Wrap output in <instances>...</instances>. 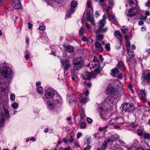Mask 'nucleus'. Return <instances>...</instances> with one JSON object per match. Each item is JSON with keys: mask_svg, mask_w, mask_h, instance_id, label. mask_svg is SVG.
<instances>
[{"mask_svg": "<svg viewBox=\"0 0 150 150\" xmlns=\"http://www.w3.org/2000/svg\"><path fill=\"white\" fill-rule=\"evenodd\" d=\"M103 39V35L101 34H98L96 36V40L97 41H99Z\"/></svg>", "mask_w": 150, "mask_h": 150, "instance_id": "2f4dec72", "label": "nucleus"}, {"mask_svg": "<svg viewBox=\"0 0 150 150\" xmlns=\"http://www.w3.org/2000/svg\"><path fill=\"white\" fill-rule=\"evenodd\" d=\"M93 60L94 62H95L96 61L97 62H99V60L96 59V56H94Z\"/></svg>", "mask_w": 150, "mask_h": 150, "instance_id": "6e6d98bb", "label": "nucleus"}, {"mask_svg": "<svg viewBox=\"0 0 150 150\" xmlns=\"http://www.w3.org/2000/svg\"><path fill=\"white\" fill-rule=\"evenodd\" d=\"M141 30L142 32H144L146 30V28L145 27H142L141 28Z\"/></svg>", "mask_w": 150, "mask_h": 150, "instance_id": "338daca9", "label": "nucleus"}, {"mask_svg": "<svg viewBox=\"0 0 150 150\" xmlns=\"http://www.w3.org/2000/svg\"><path fill=\"white\" fill-rule=\"evenodd\" d=\"M126 45L127 49H130V43L129 41H126Z\"/></svg>", "mask_w": 150, "mask_h": 150, "instance_id": "79ce46f5", "label": "nucleus"}, {"mask_svg": "<svg viewBox=\"0 0 150 150\" xmlns=\"http://www.w3.org/2000/svg\"><path fill=\"white\" fill-rule=\"evenodd\" d=\"M147 18V17L146 16H142L141 17V18L140 19H144V20H145Z\"/></svg>", "mask_w": 150, "mask_h": 150, "instance_id": "0e129e2a", "label": "nucleus"}, {"mask_svg": "<svg viewBox=\"0 0 150 150\" xmlns=\"http://www.w3.org/2000/svg\"><path fill=\"white\" fill-rule=\"evenodd\" d=\"M118 64L119 65V67L118 65H117V67H119L120 70L124 71L125 69V67L122 61H119L118 62Z\"/></svg>", "mask_w": 150, "mask_h": 150, "instance_id": "4be33fe9", "label": "nucleus"}, {"mask_svg": "<svg viewBox=\"0 0 150 150\" xmlns=\"http://www.w3.org/2000/svg\"><path fill=\"white\" fill-rule=\"evenodd\" d=\"M103 103H101L99 104L98 105V110L100 114V116L102 118H103V114L102 113L103 110Z\"/></svg>", "mask_w": 150, "mask_h": 150, "instance_id": "412c9836", "label": "nucleus"}, {"mask_svg": "<svg viewBox=\"0 0 150 150\" xmlns=\"http://www.w3.org/2000/svg\"><path fill=\"white\" fill-rule=\"evenodd\" d=\"M127 86L128 88L131 91L132 93L134 94V91L132 89V85L131 84L129 83L128 85Z\"/></svg>", "mask_w": 150, "mask_h": 150, "instance_id": "7c9ffc66", "label": "nucleus"}, {"mask_svg": "<svg viewBox=\"0 0 150 150\" xmlns=\"http://www.w3.org/2000/svg\"><path fill=\"white\" fill-rule=\"evenodd\" d=\"M105 49L108 52L110 51V45L109 43H107L106 44L105 47Z\"/></svg>", "mask_w": 150, "mask_h": 150, "instance_id": "c9c22d12", "label": "nucleus"}, {"mask_svg": "<svg viewBox=\"0 0 150 150\" xmlns=\"http://www.w3.org/2000/svg\"><path fill=\"white\" fill-rule=\"evenodd\" d=\"M77 5V3L75 1H73L71 2L70 8L69 9L67 13V15L68 18H70L71 16V14L74 13Z\"/></svg>", "mask_w": 150, "mask_h": 150, "instance_id": "1a4fd4ad", "label": "nucleus"}, {"mask_svg": "<svg viewBox=\"0 0 150 150\" xmlns=\"http://www.w3.org/2000/svg\"><path fill=\"white\" fill-rule=\"evenodd\" d=\"M86 124L84 122H82L81 123L80 125V127L82 129H85L86 127Z\"/></svg>", "mask_w": 150, "mask_h": 150, "instance_id": "ea45409f", "label": "nucleus"}, {"mask_svg": "<svg viewBox=\"0 0 150 150\" xmlns=\"http://www.w3.org/2000/svg\"><path fill=\"white\" fill-rule=\"evenodd\" d=\"M109 4L108 6L106 9L107 12L109 11V9H111L112 8V6L113 5V0H109Z\"/></svg>", "mask_w": 150, "mask_h": 150, "instance_id": "5701e85b", "label": "nucleus"}, {"mask_svg": "<svg viewBox=\"0 0 150 150\" xmlns=\"http://www.w3.org/2000/svg\"><path fill=\"white\" fill-rule=\"evenodd\" d=\"M38 92V93L41 94L42 93L43 89L42 87L40 86V87H38L37 88Z\"/></svg>", "mask_w": 150, "mask_h": 150, "instance_id": "f704fd0d", "label": "nucleus"}, {"mask_svg": "<svg viewBox=\"0 0 150 150\" xmlns=\"http://www.w3.org/2000/svg\"><path fill=\"white\" fill-rule=\"evenodd\" d=\"M145 5L148 7H150V1H148L147 3L145 4Z\"/></svg>", "mask_w": 150, "mask_h": 150, "instance_id": "3c124183", "label": "nucleus"}, {"mask_svg": "<svg viewBox=\"0 0 150 150\" xmlns=\"http://www.w3.org/2000/svg\"><path fill=\"white\" fill-rule=\"evenodd\" d=\"M127 52L128 54L132 57H134V54L133 53V51L132 50L130 49H127Z\"/></svg>", "mask_w": 150, "mask_h": 150, "instance_id": "a878e982", "label": "nucleus"}, {"mask_svg": "<svg viewBox=\"0 0 150 150\" xmlns=\"http://www.w3.org/2000/svg\"><path fill=\"white\" fill-rule=\"evenodd\" d=\"M83 59L81 57L74 58L73 63L74 70H77L81 69L83 67Z\"/></svg>", "mask_w": 150, "mask_h": 150, "instance_id": "39448f33", "label": "nucleus"}, {"mask_svg": "<svg viewBox=\"0 0 150 150\" xmlns=\"http://www.w3.org/2000/svg\"><path fill=\"white\" fill-rule=\"evenodd\" d=\"M117 78L120 79H122V75L121 74H120L117 75Z\"/></svg>", "mask_w": 150, "mask_h": 150, "instance_id": "bf43d9fd", "label": "nucleus"}, {"mask_svg": "<svg viewBox=\"0 0 150 150\" xmlns=\"http://www.w3.org/2000/svg\"><path fill=\"white\" fill-rule=\"evenodd\" d=\"M63 0H50L49 3L50 5L52 6H54L57 5L58 4L62 2Z\"/></svg>", "mask_w": 150, "mask_h": 150, "instance_id": "f3484780", "label": "nucleus"}, {"mask_svg": "<svg viewBox=\"0 0 150 150\" xmlns=\"http://www.w3.org/2000/svg\"><path fill=\"white\" fill-rule=\"evenodd\" d=\"M91 148V147L90 146L88 145L87 146H86L85 148H83L82 150H89Z\"/></svg>", "mask_w": 150, "mask_h": 150, "instance_id": "09e8293b", "label": "nucleus"}, {"mask_svg": "<svg viewBox=\"0 0 150 150\" xmlns=\"http://www.w3.org/2000/svg\"><path fill=\"white\" fill-rule=\"evenodd\" d=\"M114 35L115 36H117V38L119 40L120 45L118 46H115L116 49H118L120 48V46L121 45L122 43V41L120 39V38H122V35L119 31H115L114 33Z\"/></svg>", "mask_w": 150, "mask_h": 150, "instance_id": "ddd939ff", "label": "nucleus"}, {"mask_svg": "<svg viewBox=\"0 0 150 150\" xmlns=\"http://www.w3.org/2000/svg\"><path fill=\"white\" fill-rule=\"evenodd\" d=\"M87 101L86 97L83 98L82 96H80L79 98V101L81 103H85Z\"/></svg>", "mask_w": 150, "mask_h": 150, "instance_id": "cd10ccee", "label": "nucleus"}, {"mask_svg": "<svg viewBox=\"0 0 150 150\" xmlns=\"http://www.w3.org/2000/svg\"><path fill=\"white\" fill-rule=\"evenodd\" d=\"M98 28L95 31L96 34H98L103 32V19L100 20L98 23Z\"/></svg>", "mask_w": 150, "mask_h": 150, "instance_id": "9b49d317", "label": "nucleus"}, {"mask_svg": "<svg viewBox=\"0 0 150 150\" xmlns=\"http://www.w3.org/2000/svg\"><path fill=\"white\" fill-rule=\"evenodd\" d=\"M95 46L96 49L99 48L101 47V45L98 42H97L95 43Z\"/></svg>", "mask_w": 150, "mask_h": 150, "instance_id": "37998d69", "label": "nucleus"}, {"mask_svg": "<svg viewBox=\"0 0 150 150\" xmlns=\"http://www.w3.org/2000/svg\"><path fill=\"white\" fill-rule=\"evenodd\" d=\"M137 150H146L142 147H139L137 149Z\"/></svg>", "mask_w": 150, "mask_h": 150, "instance_id": "774afa93", "label": "nucleus"}, {"mask_svg": "<svg viewBox=\"0 0 150 150\" xmlns=\"http://www.w3.org/2000/svg\"><path fill=\"white\" fill-rule=\"evenodd\" d=\"M127 15L128 16L127 18L128 21H130V22L133 23L134 22L136 18H135L134 14L133 13V9H130L127 10L126 13Z\"/></svg>", "mask_w": 150, "mask_h": 150, "instance_id": "9d476101", "label": "nucleus"}, {"mask_svg": "<svg viewBox=\"0 0 150 150\" xmlns=\"http://www.w3.org/2000/svg\"><path fill=\"white\" fill-rule=\"evenodd\" d=\"M87 120L88 122L89 123H91L92 122V120L90 118L87 117Z\"/></svg>", "mask_w": 150, "mask_h": 150, "instance_id": "de8ad7c7", "label": "nucleus"}, {"mask_svg": "<svg viewBox=\"0 0 150 150\" xmlns=\"http://www.w3.org/2000/svg\"><path fill=\"white\" fill-rule=\"evenodd\" d=\"M115 139V136H112L111 138L106 139L104 142V149H105L104 147H105L107 145L111 144Z\"/></svg>", "mask_w": 150, "mask_h": 150, "instance_id": "f8f14e48", "label": "nucleus"}, {"mask_svg": "<svg viewBox=\"0 0 150 150\" xmlns=\"http://www.w3.org/2000/svg\"><path fill=\"white\" fill-rule=\"evenodd\" d=\"M112 150H122V149L120 147V146L118 144H116L115 146H114L112 148Z\"/></svg>", "mask_w": 150, "mask_h": 150, "instance_id": "b1692460", "label": "nucleus"}, {"mask_svg": "<svg viewBox=\"0 0 150 150\" xmlns=\"http://www.w3.org/2000/svg\"><path fill=\"white\" fill-rule=\"evenodd\" d=\"M128 31V29L125 27V26H123L122 28V32L123 34H125Z\"/></svg>", "mask_w": 150, "mask_h": 150, "instance_id": "473e14b6", "label": "nucleus"}, {"mask_svg": "<svg viewBox=\"0 0 150 150\" xmlns=\"http://www.w3.org/2000/svg\"><path fill=\"white\" fill-rule=\"evenodd\" d=\"M70 61L68 59L61 60V62L63 65L65 70H67L69 67L70 66V64L69 63Z\"/></svg>", "mask_w": 150, "mask_h": 150, "instance_id": "4468645a", "label": "nucleus"}, {"mask_svg": "<svg viewBox=\"0 0 150 150\" xmlns=\"http://www.w3.org/2000/svg\"><path fill=\"white\" fill-rule=\"evenodd\" d=\"M15 99V96L12 93L11 95L10 99L13 101H14Z\"/></svg>", "mask_w": 150, "mask_h": 150, "instance_id": "c03bdc74", "label": "nucleus"}, {"mask_svg": "<svg viewBox=\"0 0 150 150\" xmlns=\"http://www.w3.org/2000/svg\"><path fill=\"white\" fill-rule=\"evenodd\" d=\"M65 48L66 50L68 52H73L74 50V48L73 47L70 45L63 46Z\"/></svg>", "mask_w": 150, "mask_h": 150, "instance_id": "aec40b11", "label": "nucleus"}, {"mask_svg": "<svg viewBox=\"0 0 150 150\" xmlns=\"http://www.w3.org/2000/svg\"><path fill=\"white\" fill-rule=\"evenodd\" d=\"M124 89L122 84L117 80H114L109 84L106 90V93L113 96H120L121 93L119 91Z\"/></svg>", "mask_w": 150, "mask_h": 150, "instance_id": "f03ea898", "label": "nucleus"}, {"mask_svg": "<svg viewBox=\"0 0 150 150\" xmlns=\"http://www.w3.org/2000/svg\"><path fill=\"white\" fill-rule=\"evenodd\" d=\"M86 18L87 20L88 21H91L93 19L91 16V14L90 12H89L87 13L86 16Z\"/></svg>", "mask_w": 150, "mask_h": 150, "instance_id": "c756f323", "label": "nucleus"}, {"mask_svg": "<svg viewBox=\"0 0 150 150\" xmlns=\"http://www.w3.org/2000/svg\"><path fill=\"white\" fill-rule=\"evenodd\" d=\"M140 95L141 99L143 101H146V94L144 89H142L139 90Z\"/></svg>", "mask_w": 150, "mask_h": 150, "instance_id": "2eb2a0df", "label": "nucleus"}, {"mask_svg": "<svg viewBox=\"0 0 150 150\" xmlns=\"http://www.w3.org/2000/svg\"><path fill=\"white\" fill-rule=\"evenodd\" d=\"M18 106V103L16 102L13 103L11 105V106L14 109L17 108Z\"/></svg>", "mask_w": 150, "mask_h": 150, "instance_id": "58836bf2", "label": "nucleus"}, {"mask_svg": "<svg viewBox=\"0 0 150 150\" xmlns=\"http://www.w3.org/2000/svg\"><path fill=\"white\" fill-rule=\"evenodd\" d=\"M137 135L140 136H142V135H143V134L144 133L143 132V130L142 129H137Z\"/></svg>", "mask_w": 150, "mask_h": 150, "instance_id": "c85d7f7f", "label": "nucleus"}, {"mask_svg": "<svg viewBox=\"0 0 150 150\" xmlns=\"http://www.w3.org/2000/svg\"><path fill=\"white\" fill-rule=\"evenodd\" d=\"M13 6L16 9H20L21 7L20 0H13Z\"/></svg>", "mask_w": 150, "mask_h": 150, "instance_id": "6ab92c4d", "label": "nucleus"}, {"mask_svg": "<svg viewBox=\"0 0 150 150\" xmlns=\"http://www.w3.org/2000/svg\"><path fill=\"white\" fill-rule=\"evenodd\" d=\"M107 14L108 15V17L110 21L114 20L115 19V17L114 16L110 14L109 11L107 12Z\"/></svg>", "mask_w": 150, "mask_h": 150, "instance_id": "bb28decb", "label": "nucleus"}, {"mask_svg": "<svg viewBox=\"0 0 150 150\" xmlns=\"http://www.w3.org/2000/svg\"><path fill=\"white\" fill-rule=\"evenodd\" d=\"M128 3L129 4L130 6L133 9V11L134 8H136L137 10L136 13L135 12H133V13L134 14V16H136V19L138 18H140L142 16V11L141 10H139V8L137 7V0H128Z\"/></svg>", "mask_w": 150, "mask_h": 150, "instance_id": "7ed1b4c3", "label": "nucleus"}, {"mask_svg": "<svg viewBox=\"0 0 150 150\" xmlns=\"http://www.w3.org/2000/svg\"><path fill=\"white\" fill-rule=\"evenodd\" d=\"M143 137L145 139L150 140V134L149 133L145 132L143 134Z\"/></svg>", "mask_w": 150, "mask_h": 150, "instance_id": "393cba45", "label": "nucleus"}, {"mask_svg": "<svg viewBox=\"0 0 150 150\" xmlns=\"http://www.w3.org/2000/svg\"><path fill=\"white\" fill-rule=\"evenodd\" d=\"M121 107L123 110L129 112H132L134 109V107L132 104L125 103L122 105Z\"/></svg>", "mask_w": 150, "mask_h": 150, "instance_id": "6e6552de", "label": "nucleus"}, {"mask_svg": "<svg viewBox=\"0 0 150 150\" xmlns=\"http://www.w3.org/2000/svg\"><path fill=\"white\" fill-rule=\"evenodd\" d=\"M1 112V118L0 120V127H3L4 125L5 118L8 117V110L6 109L4 106H3V108Z\"/></svg>", "mask_w": 150, "mask_h": 150, "instance_id": "423d86ee", "label": "nucleus"}, {"mask_svg": "<svg viewBox=\"0 0 150 150\" xmlns=\"http://www.w3.org/2000/svg\"><path fill=\"white\" fill-rule=\"evenodd\" d=\"M91 140V137L87 138L86 140L84 142V144H89L90 143Z\"/></svg>", "mask_w": 150, "mask_h": 150, "instance_id": "a19ab883", "label": "nucleus"}, {"mask_svg": "<svg viewBox=\"0 0 150 150\" xmlns=\"http://www.w3.org/2000/svg\"><path fill=\"white\" fill-rule=\"evenodd\" d=\"M1 69V76L10 80L12 78L13 74L11 69L9 67L4 66L2 67Z\"/></svg>", "mask_w": 150, "mask_h": 150, "instance_id": "20e7f679", "label": "nucleus"}, {"mask_svg": "<svg viewBox=\"0 0 150 150\" xmlns=\"http://www.w3.org/2000/svg\"><path fill=\"white\" fill-rule=\"evenodd\" d=\"M45 28V27L43 25H40L38 28V29L41 30H44Z\"/></svg>", "mask_w": 150, "mask_h": 150, "instance_id": "a18cd8bd", "label": "nucleus"}, {"mask_svg": "<svg viewBox=\"0 0 150 150\" xmlns=\"http://www.w3.org/2000/svg\"><path fill=\"white\" fill-rule=\"evenodd\" d=\"M28 28L29 29H31L32 28V24H31L30 23V22H28Z\"/></svg>", "mask_w": 150, "mask_h": 150, "instance_id": "052dcab7", "label": "nucleus"}, {"mask_svg": "<svg viewBox=\"0 0 150 150\" xmlns=\"http://www.w3.org/2000/svg\"><path fill=\"white\" fill-rule=\"evenodd\" d=\"M143 82L147 85H150V71L147 70L144 72L142 77Z\"/></svg>", "mask_w": 150, "mask_h": 150, "instance_id": "0eeeda50", "label": "nucleus"}, {"mask_svg": "<svg viewBox=\"0 0 150 150\" xmlns=\"http://www.w3.org/2000/svg\"><path fill=\"white\" fill-rule=\"evenodd\" d=\"M84 29L81 27L79 30V34L80 35H82L84 34Z\"/></svg>", "mask_w": 150, "mask_h": 150, "instance_id": "e433bc0d", "label": "nucleus"}, {"mask_svg": "<svg viewBox=\"0 0 150 150\" xmlns=\"http://www.w3.org/2000/svg\"><path fill=\"white\" fill-rule=\"evenodd\" d=\"M85 83L87 85V86L89 87H91V83H88L86 81L85 82Z\"/></svg>", "mask_w": 150, "mask_h": 150, "instance_id": "603ef678", "label": "nucleus"}, {"mask_svg": "<svg viewBox=\"0 0 150 150\" xmlns=\"http://www.w3.org/2000/svg\"><path fill=\"white\" fill-rule=\"evenodd\" d=\"M120 70L119 67H116L114 69H112L111 75L114 77H116L119 72Z\"/></svg>", "mask_w": 150, "mask_h": 150, "instance_id": "a211bd4d", "label": "nucleus"}, {"mask_svg": "<svg viewBox=\"0 0 150 150\" xmlns=\"http://www.w3.org/2000/svg\"><path fill=\"white\" fill-rule=\"evenodd\" d=\"M144 24V22L142 21H140L138 23V24L139 25H142Z\"/></svg>", "mask_w": 150, "mask_h": 150, "instance_id": "4d7b16f0", "label": "nucleus"}, {"mask_svg": "<svg viewBox=\"0 0 150 150\" xmlns=\"http://www.w3.org/2000/svg\"><path fill=\"white\" fill-rule=\"evenodd\" d=\"M125 38L126 41H129V36L127 35H125Z\"/></svg>", "mask_w": 150, "mask_h": 150, "instance_id": "5fc2aeb1", "label": "nucleus"}, {"mask_svg": "<svg viewBox=\"0 0 150 150\" xmlns=\"http://www.w3.org/2000/svg\"><path fill=\"white\" fill-rule=\"evenodd\" d=\"M86 28L87 29H91V27L90 26L89 24L87 23H86Z\"/></svg>", "mask_w": 150, "mask_h": 150, "instance_id": "69168bd1", "label": "nucleus"}, {"mask_svg": "<svg viewBox=\"0 0 150 150\" xmlns=\"http://www.w3.org/2000/svg\"><path fill=\"white\" fill-rule=\"evenodd\" d=\"M89 93V91L87 90H86L84 93V95H85V97H86L88 95Z\"/></svg>", "mask_w": 150, "mask_h": 150, "instance_id": "49530a36", "label": "nucleus"}, {"mask_svg": "<svg viewBox=\"0 0 150 150\" xmlns=\"http://www.w3.org/2000/svg\"><path fill=\"white\" fill-rule=\"evenodd\" d=\"M82 135V134L81 132H78L77 135V139H79L80 137H81Z\"/></svg>", "mask_w": 150, "mask_h": 150, "instance_id": "8fccbe9b", "label": "nucleus"}, {"mask_svg": "<svg viewBox=\"0 0 150 150\" xmlns=\"http://www.w3.org/2000/svg\"><path fill=\"white\" fill-rule=\"evenodd\" d=\"M100 71V67H98V68L96 69L94 71L92 72H94L95 75L96 74H98Z\"/></svg>", "mask_w": 150, "mask_h": 150, "instance_id": "4c0bfd02", "label": "nucleus"}, {"mask_svg": "<svg viewBox=\"0 0 150 150\" xmlns=\"http://www.w3.org/2000/svg\"><path fill=\"white\" fill-rule=\"evenodd\" d=\"M89 22H91V23L94 26H95L96 25V24L95 23V22L94 20L93 19L91 21H90Z\"/></svg>", "mask_w": 150, "mask_h": 150, "instance_id": "680f3d73", "label": "nucleus"}, {"mask_svg": "<svg viewBox=\"0 0 150 150\" xmlns=\"http://www.w3.org/2000/svg\"><path fill=\"white\" fill-rule=\"evenodd\" d=\"M53 89L49 88L46 89L45 96L47 99L49 100L47 102L48 106L51 110L56 109L57 107L61 105L62 99L58 94H54Z\"/></svg>", "mask_w": 150, "mask_h": 150, "instance_id": "f257e3e1", "label": "nucleus"}, {"mask_svg": "<svg viewBox=\"0 0 150 150\" xmlns=\"http://www.w3.org/2000/svg\"><path fill=\"white\" fill-rule=\"evenodd\" d=\"M73 139L72 138V136H70V139H69V142H70V143H71L73 141Z\"/></svg>", "mask_w": 150, "mask_h": 150, "instance_id": "13d9d810", "label": "nucleus"}, {"mask_svg": "<svg viewBox=\"0 0 150 150\" xmlns=\"http://www.w3.org/2000/svg\"><path fill=\"white\" fill-rule=\"evenodd\" d=\"M95 75L94 72H92L91 73H87L83 76V79L86 80H90L93 76Z\"/></svg>", "mask_w": 150, "mask_h": 150, "instance_id": "dca6fc26", "label": "nucleus"}, {"mask_svg": "<svg viewBox=\"0 0 150 150\" xmlns=\"http://www.w3.org/2000/svg\"><path fill=\"white\" fill-rule=\"evenodd\" d=\"M62 141L63 142H65L66 144H67L68 143V140L66 139L65 138L63 139Z\"/></svg>", "mask_w": 150, "mask_h": 150, "instance_id": "e2e57ef3", "label": "nucleus"}, {"mask_svg": "<svg viewBox=\"0 0 150 150\" xmlns=\"http://www.w3.org/2000/svg\"><path fill=\"white\" fill-rule=\"evenodd\" d=\"M91 2L88 0L87 1V6L88 7V8H90L91 6Z\"/></svg>", "mask_w": 150, "mask_h": 150, "instance_id": "864d4df0", "label": "nucleus"}, {"mask_svg": "<svg viewBox=\"0 0 150 150\" xmlns=\"http://www.w3.org/2000/svg\"><path fill=\"white\" fill-rule=\"evenodd\" d=\"M96 2H98L99 4L101 6L102 8H103V0H94Z\"/></svg>", "mask_w": 150, "mask_h": 150, "instance_id": "72a5a7b5", "label": "nucleus"}]
</instances>
